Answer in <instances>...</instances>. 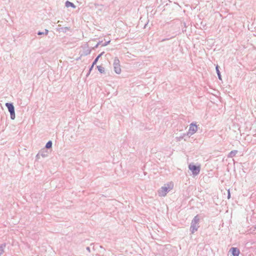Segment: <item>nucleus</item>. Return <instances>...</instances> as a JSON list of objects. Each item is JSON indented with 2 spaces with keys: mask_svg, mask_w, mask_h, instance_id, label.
Segmentation results:
<instances>
[{
  "mask_svg": "<svg viewBox=\"0 0 256 256\" xmlns=\"http://www.w3.org/2000/svg\"><path fill=\"white\" fill-rule=\"evenodd\" d=\"M187 136L186 134H183L182 135H181L180 136H176V140L177 142L180 141L182 140L185 136Z\"/></svg>",
  "mask_w": 256,
  "mask_h": 256,
  "instance_id": "nucleus-13",
  "label": "nucleus"
},
{
  "mask_svg": "<svg viewBox=\"0 0 256 256\" xmlns=\"http://www.w3.org/2000/svg\"><path fill=\"white\" fill-rule=\"evenodd\" d=\"M65 6L67 8H68L70 6H71L74 8H76L75 5L72 2H71L68 0L66 2Z\"/></svg>",
  "mask_w": 256,
  "mask_h": 256,
  "instance_id": "nucleus-10",
  "label": "nucleus"
},
{
  "mask_svg": "<svg viewBox=\"0 0 256 256\" xmlns=\"http://www.w3.org/2000/svg\"><path fill=\"white\" fill-rule=\"evenodd\" d=\"M38 35H42V34H44V32H38Z\"/></svg>",
  "mask_w": 256,
  "mask_h": 256,
  "instance_id": "nucleus-20",
  "label": "nucleus"
},
{
  "mask_svg": "<svg viewBox=\"0 0 256 256\" xmlns=\"http://www.w3.org/2000/svg\"><path fill=\"white\" fill-rule=\"evenodd\" d=\"M238 153V150H232L228 154V158H233L234 156L236 154Z\"/></svg>",
  "mask_w": 256,
  "mask_h": 256,
  "instance_id": "nucleus-9",
  "label": "nucleus"
},
{
  "mask_svg": "<svg viewBox=\"0 0 256 256\" xmlns=\"http://www.w3.org/2000/svg\"><path fill=\"white\" fill-rule=\"evenodd\" d=\"M90 70H88V73L86 74V76H88L90 74Z\"/></svg>",
  "mask_w": 256,
  "mask_h": 256,
  "instance_id": "nucleus-27",
  "label": "nucleus"
},
{
  "mask_svg": "<svg viewBox=\"0 0 256 256\" xmlns=\"http://www.w3.org/2000/svg\"><path fill=\"white\" fill-rule=\"evenodd\" d=\"M188 168L192 172L194 175H198L200 172V166H196L194 164H190L188 166Z\"/></svg>",
  "mask_w": 256,
  "mask_h": 256,
  "instance_id": "nucleus-4",
  "label": "nucleus"
},
{
  "mask_svg": "<svg viewBox=\"0 0 256 256\" xmlns=\"http://www.w3.org/2000/svg\"><path fill=\"white\" fill-rule=\"evenodd\" d=\"M97 68L98 69V70L100 72L101 74L104 72V68L101 66H98Z\"/></svg>",
  "mask_w": 256,
  "mask_h": 256,
  "instance_id": "nucleus-16",
  "label": "nucleus"
},
{
  "mask_svg": "<svg viewBox=\"0 0 256 256\" xmlns=\"http://www.w3.org/2000/svg\"><path fill=\"white\" fill-rule=\"evenodd\" d=\"M99 46V43H98L96 46L94 48H97Z\"/></svg>",
  "mask_w": 256,
  "mask_h": 256,
  "instance_id": "nucleus-25",
  "label": "nucleus"
},
{
  "mask_svg": "<svg viewBox=\"0 0 256 256\" xmlns=\"http://www.w3.org/2000/svg\"><path fill=\"white\" fill-rule=\"evenodd\" d=\"M114 68L115 72L120 74L121 72L120 62L118 57H115L114 60Z\"/></svg>",
  "mask_w": 256,
  "mask_h": 256,
  "instance_id": "nucleus-2",
  "label": "nucleus"
},
{
  "mask_svg": "<svg viewBox=\"0 0 256 256\" xmlns=\"http://www.w3.org/2000/svg\"><path fill=\"white\" fill-rule=\"evenodd\" d=\"M110 42V40H108V42H106L102 44V46H107L108 44H109Z\"/></svg>",
  "mask_w": 256,
  "mask_h": 256,
  "instance_id": "nucleus-17",
  "label": "nucleus"
},
{
  "mask_svg": "<svg viewBox=\"0 0 256 256\" xmlns=\"http://www.w3.org/2000/svg\"><path fill=\"white\" fill-rule=\"evenodd\" d=\"M58 30H61V28H62V27H61V26H60V25H58Z\"/></svg>",
  "mask_w": 256,
  "mask_h": 256,
  "instance_id": "nucleus-26",
  "label": "nucleus"
},
{
  "mask_svg": "<svg viewBox=\"0 0 256 256\" xmlns=\"http://www.w3.org/2000/svg\"><path fill=\"white\" fill-rule=\"evenodd\" d=\"M200 218L198 215L196 216L191 222L190 227V231L192 234H194L198 230V228L200 227L199 226V222Z\"/></svg>",
  "mask_w": 256,
  "mask_h": 256,
  "instance_id": "nucleus-1",
  "label": "nucleus"
},
{
  "mask_svg": "<svg viewBox=\"0 0 256 256\" xmlns=\"http://www.w3.org/2000/svg\"><path fill=\"white\" fill-rule=\"evenodd\" d=\"M170 40L169 38H164L163 40H162V42H164V41H166V40Z\"/></svg>",
  "mask_w": 256,
  "mask_h": 256,
  "instance_id": "nucleus-24",
  "label": "nucleus"
},
{
  "mask_svg": "<svg viewBox=\"0 0 256 256\" xmlns=\"http://www.w3.org/2000/svg\"><path fill=\"white\" fill-rule=\"evenodd\" d=\"M170 189L171 188L170 187L162 186L158 190V194L160 196H165Z\"/></svg>",
  "mask_w": 256,
  "mask_h": 256,
  "instance_id": "nucleus-5",
  "label": "nucleus"
},
{
  "mask_svg": "<svg viewBox=\"0 0 256 256\" xmlns=\"http://www.w3.org/2000/svg\"><path fill=\"white\" fill-rule=\"evenodd\" d=\"M52 142L51 140H49L46 144V145L45 146V148H48V149H49V148H52Z\"/></svg>",
  "mask_w": 256,
  "mask_h": 256,
  "instance_id": "nucleus-15",
  "label": "nucleus"
},
{
  "mask_svg": "<svg viewBox=\"0 0 256 256\" xmlns=\"http://www.w3.org/2000/svg\"><path fill=\"white\" fill-rule=\"evenodd\" d=\"M6 106L8 108L10 116V118L12 120H14L15 118V111L14 108L12 103L6 102Z\"/></svg>",
  "mask_w": 256,
  "mask_h": 256,
  "instance_id": "nucleus-3",
  "label": "nucleus"
},
{
  "mask_svg": "<svg viewBox=\"0 0 256 256\" xmlns=\"http://www.w3.org/2000/svg\"><path fill=\"white\" fill-rule=\"evenodd\" d=\"M216 69L219 80H222V76L218 69V65L216 66Z\"/></svg>",
  "mask_w": 256,
  "mask_h": 256,
  "instance_id": "nucleus-14",
  "label": "nucleus"
},
{
  "mask_svg": "<svg viewBox=\"0 0 256 256\" xmlns=\"http://www.w3.org/2000/svg\"><path fill=\"white\" fill-rule=\"evenodd\" d=\"M6 246V244H2L0 245V256L4 253V248Z\"/></svg>",
  "mask_w": 256,
  "mask_h": 256,
  "instance_id": "nucleus-12",
  "label": "nucleus"
},
{
  "mask_svg": "<svg viewBox=\"0 0 256 256\" xmlns=\"http://www.w3.org/2000/svg\"><path fill=\"white\" fill-rule=\"evenodd\" d=\"M100 248H103V246H100Z\"/></svg>",
  "mask_w": 256,
  "mask_h": 256,
  "instance_id": "nucleus-29",
  "label": "nucleus"
},
{
  "mask_svg": "<svg viewBox=\"0 0 256 256\" xmlns=\"http://www.w3.org/2000/svg\"><path fill=\"white\" fill-rule=\"evenodd\" d=\"M48 150L44 148L38 152L36 156V158L37 159L40 158V156L42 158H46L48 156Z\"/></svg>",
  "mask_w": 256,
  "mask_h": 256,
  "instance_id": "nucleus-7",
  "label": "nucleus"
},
{
  "mask_svg": "<svg viewBox=\"0 0 256 256\" xmlns=\"http://www.w3.org/2000/svg\"><path fill=\"white\" fill-rule=\"evenodd\" d=\"M198 130L197 126L193 123L190 125L188 132L186 133L187 136H192Z\"/></svg>",
  "mask_w": 256,
  "mask_h": 256,
  "instance_id": "nucleus-6",
  "label": "nucleus"
},
{
  "mask_svg": "<svg viewBox=\"0 0 256 256\" xmlns=\"http://www.w3.org/2000/svg\"><path fill=\"white\" fill-rule=\"evenodd\" d=\"M104 54V52H101L100 54H98L97 56V57L95 58V60L93 62V66H94L96 64V62H98L100 58Z\"/></svg>",
  "mask_w": 256,
  "mask_h": 256,
  "instance_id": "nucleus-11",
  "label": "nucleus"
},
{
  "mask_svg": "<svg viewBox=\"0 0 256 256\" xmlns=\"http://www.w3.org/2000/svg\"><path fill=\"white\" fill-rule=\"evenodd\" d=\"M230 252H231L233 256H238L240 251L237 248H231Z\"/></svg>",
  "mask_w": 256,
  "mask_h": 256,
  "instance_id": "nucleus-8",
  "label": "nucleus"
},
{
  "mask_svg": "<svg viewBox=\"0 0 256 256\" xmlns=\"http://www.w3.org/2000/svg\"><path fill=\"white\" fill-rule=\"evenodd\" d=\"M86 250L88 252H90V248L88 246L86 247Z\"/></svg>",
  "mask_w": 256,
  "mask_h": 256,
  "instance_id": "nucleus-23",
  "label": "nucleus"
},
{
  "mask_svg": "<svg viewBox=\"0 0 256 256\" xmlns=\"http://www.w3.org/2000/svg\"><path fill=\"white\" fill-rule=\"evenodd\" d=\"M102 42V41H101V42L100 41V42H99L98 43H99V45H100V44H101Z\"/></svg>",
  "mask_w": 256,
  "mask_h": 256,
  "instance_id": "nucleus-28",
  "label": "nucleus"
},
{
  "mask_svg": "<svg viewBox=\"0 0 256 256\" xmlns=\"http://www.w3.org/2000/svg\"><path fill=\"white\" fill-rule=\"evenodd\" d=\"M45 32H44V34L45 35H47L48 34V30L46 29H45L44 30Z\"/></svg>",
  "mask_w": 256,
  "mask_h": 256,
  "instance_id": "nucleus-22",
  "label": "nucleus"
},
{
  "mask_svg": "<svg viewBox=\"0 0 256 256\" xmlns=\"http://www.w3.org/2000/svg\"><path fill=\"white\" fill-rule=\"evenodd\" d=\"M68 29H69V28H68V27H64V28H61V30H62V31L63 32H66V30H68Z\"/></svg>",
  "mask_w": 256,
  "mask_h": 256,
  "instance_id": "nucleus-18",
  "label": "nucleus"
},
{
  "mask_svg": "<svg viewBox=\"0 0 256 256\" xmlns=\"http://www.w3.org/2000/svg\"><path fill=\"white\" fill-rule=\"evenodd\" d=\"M228 199H229V198H230V190H228Z\"/></svg>",
  "mask_w": 256,
  "mask_h": 256,
  "instance_id": "nucleus-19",
  "label": "nucleus"
},
{
  "mask_svg": "<svg viewBox=\"0 0 256 256\" xmlns=\"http://www.w3.org/2000/svg\"><path fill=\"white\" fill-rule=\"evenodd\" d=\"M94 66H93V63H92V65L90 67V68L89 69L90 72L92 71V70Z\"/></svg>",
  "mask_w": 256,
  "mask_h": 256,
  "instance_id": "nucleus-21",
  "label": "nucleus"
},
{
  "mask_svg": "<svg viewBox=\"0 0 256 256\" xmlns=\"http://www.w3.org/2000/svg\"><path fill=\"white\" fill-rule=\"evenodd\" d=\"M254 228L256 229V226H254Z\"/></svg>",
  "mask_w": 256,
  "mask_h": 256,
  "instance_id": "nucleus-30",
  "label": "nucleus"
}]
</instances>
